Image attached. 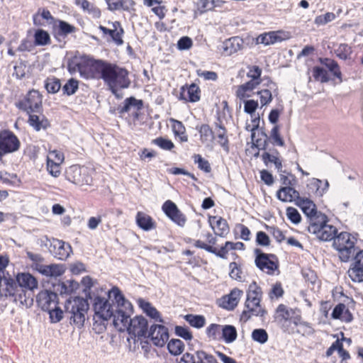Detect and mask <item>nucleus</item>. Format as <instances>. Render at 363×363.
Masks as SVG:
<instances>
[{
  "label": "nucleus",
  "mask_w": 363,
  "mask_h": 363,
  "mask_svg": "<svg viewBox=\"0 0 363 363\" xmlns=\"http://www.w3.org/2000/svg\"><path fill=\"white\" fill-rule=\"evenodd\" d=\"M132 313L122 309L117 310L113 320L114 327L120 332L127 331L129 335L138 339H145L150 328L147 320L143 315L130 318Z\"/></svg>",
  "instance_id": "1"
},
{
  "label": "nucleus",
  "mask_w": 363,
  "mask_h": 363,
  "mask_svg": "<svg viewBox=\"0 0 363 363\" xmlns=\"http://www.w3.org/2000/svg\"><path fill=\"white\" fill-rule=\"evenodd\" d=\"M262 294V289L255 281L250 284L247 291V299L245 303V308L246 309L241 314V320L247 322L252 316L263 317L266 314V311L260 306Z\"/></svg>",
  "instance_id": "2"
},
{
  "label": "nucleus",
  "mask_w": 363,
  "mask_h": 363,
  "mask_svg": "<svg viewBox=\"0 0 363 363\" xmlns=\"http://www.w3.org/2000/svg\"><path fill=\"white\" fill-rule=\"evenodd\" d=\"M89 307L86 298L76 296L66 301L65 313L68 315L71 323L72 322L78 328H81L84 324Z\"/></svg>",
  "instance_id": "3"
},
{
  "label": "nucleus",
  "mask_w": 363,
  "mask_h": 363,
  "mask_svg": "<svg viewBox=\"0 0 363 363\" xmlns=\"http://www.w3.org/2000/svg\"><path fill=\"white\" fill-rule=\"evenodd\" d=\"M128 74L126 69L110 63L104 75V81L108 86L111 92L117 96L119 89H126L130 86V80L128 78Z\"/></svg>",
  "instance_id": "4"
},
{
  "label": "nucleus",
  "mask_w": 363,
  "mask_h": 363,
  "mask_svg": "<svg viewBox=\"0 0 363 363\" xmlns=\"http://www.w3.org/2000/svg\"><path fill=\"white\" fill-rule=\"evenodd\" d=\"M356 238L347 232H341L334 239L333 246L342 262H347L356 252Z\"/></svg>",
  "instance_id": "5"
},
{
  "label": "nucleus",
  "mask_w": 363,
  "mask_h": 363,
  "mask_svg": "<svg viewBox=\"0 0 363 363\" xmlns=\"http://www.w3.org/2000/svg\"><path fill=\"white\" fill-rule=\"evenodd\" d=\"M65 177L69 182L79 186H90L92 183L90 170L84 166L81 167L77 164L70 166L65 172Z\"/></svg>",
  "instance_id": "6"
},
{
  "label": "nucleus",
  "mask_w": 363,
  "mask_h": 363,
  "mask_svg": "<svg viewBox=\"0 0 363 363\" xmlns=\"http://www.w3.org/2000/svg\"><path fill=\"white\" fill-rule=\"evenodd\" d=\"M110 65L109 62L101 60H94L86 56L83 77L85 79H102Z\"/></svg>",
  "instance_id": "7"
},
{
  "label": "nucleus",
  "mask_w": 363,
  "mask_h": 363,
  "mask_svg": "<svg viewBox=\"0 0 363 363\" xmlns=\"http://www.w3.org/2000/svg\"><path fill=\"white\" fill-rule=\"evenodd\" d=\"M42 95L37 90L33 89L26 94L23 100L16 103V106L28 114L40 113L42 110Z\"/></svg>",
  "instance_id": "8"
},
{
  "label": "nucleus",
  "mask_w": 363,
  "mask_h": 363,
  "mask_svg": "<svg viewBox=\"0 0 363 363\" xmlns=\"http://www.w3.org/2000/svg\"><path fill=\"white\" fill-rule=\"evenodd\" d=\"M45 241L41 240V246L43 245L48 246L49 244L50 252L58 259L65 260L72 252V247L67 242L55 238L49 240L48 237H45Z\"/></svg>",
  "instance_id": "9"
},
{
  "label": "nucleus",
  "mask_w": 363,
  "mask_h": 363,
  "mask_svg": "<svg viewBox=\"0 0 363 363\" xmlns=\"http://www.w3.org/2000/svg\"><path fill=\"white\" fill-rule=\"evenodd\" d=\"M255 265L257 268L269 274H273L278 269L279 264L277 257L274 254L264 253L260 249L255 250Z\"/></svg>",
  "instance_id": "10"
},
{
  "label": "nucleus",
  "mask_w": 363,
  "mask_h": 363,
  "mask_svg": "<svg viewBox=\"0 0 363 363\" xmlns=\"http://www.w3.org/2000/svg\"><path fill=\"white\" fill-rule=\"evenodd\" d=\"M93 308L96 316L101 321H107L116 315L114 306L111 304L108 298L96 296L94 298Z\"/></svg>",
  "instance_id": "11"
},
{
  "label": "nucleus",
  "mask_w": 363,
  "mask_h": 363,
  "mask_svg": "<svg viewBox=\"0 0 363 363\" xmlns=\"http://www.w3.org/2000/svg\"><path fill=\"white\" fill-rule=\"evenodd\" d=\"M152 343L157 347H163L169 338V329L162 323L150 325L146 335Z\"/></svg>",
  "instance_id": "12"
},
{
  "label": "nucleus",
  "mask_w": 363,
  "mask_h": 363,
  "mask_svg": "<svg viewBox=\"0 0 363 363\" xmlns=\"http://www.w3.org/2000/svg\"><path fill=\"white\" fill-rule=\"evenodd\" d=\"M19 147L20 141L12 131H0V160L4 155L16 152Z\"/></svg>",
  "instance_id": "13"
},
{
  "label": "nucleus",
  "mask_w": 363,
  "mask_h": 363,
  "mask_svg": "<svg viewBox=\"0 0 363 363\" xmlns=\"http://www.w3.org/2000/svg\"><path fill=\"white\" fill-rule=\"evenodd\" d=\"M179 363H218L213 355L203 350H197L194 353H184Z\"/></svg>",
  "instance_id": "14"
},
{
  "label": "nucleus",
  "mask_w": 363,
  "mask_h": 363,
  "mask_svg": "<svg viewBox=\"0 0 363 363\" xmlns=\"http://www.w3.org/2000/svg\"><path fill=\"white\" fill-rule=\"evenodd\" d=\"M162 211L174 223L183 227L186 221V216L179 211L177 205L172 201L167 200L162 205Z\"/></svg>",
  "instance_id": "15"
},
{
  "label": "nucleus",
  "mask_w": 363,
  "mask_h": 363,
  "mask_svg": "<svg viewBox=\"0 0 363 363\" xmlns=\"http://www.w3.org/2000/svg\"><path fill=\"white\" fill-rule=\"evenodd\" d=\"M107 296L108 300L113 298V301H115L116 303V306H115L116 312L118 309H122L123 311L133 312L132 303L125 298L118 286H113L111 289L107 292Z\"/></svg>",
  "instance_id": "16"
},
{
  "label": "nucleus",
  "mask_w": 363,
  "mask_h": 363,
  "mask_svg": "<svg viewBox=\"0 0 363 363\" xmlns=\"http://www.w3.org/2000/svg\"><path fill=\"white\" fill-rule=\"evenodd\" d=\"M39 307L44 311L50 310L55 305H58L57 294L50 290L41 291L36 297Z\"/></svg>",
  "instance_id": "17"
},
{
  "label": "nucleus",
  "mask_w": 363,
  "mask_h": 363,
  "mask_svg": "<svg viewBox=\"0 0 363 363\" xmlns=\"http://www.w3.org/2000/svg\"><path fill=\"white\" fill-rule=\"evenodd\" d=\"M112 28H108L103 26H99V30L103 33L104 36L109 35L111 40L117 45L123 44V35L124 30L121 26L119 21H114L111 23Z\"/></svg>",
  "instance_id": "18"
},
{
  "label": "nucleus",
  "mask_w": 363,
  "mask_h": 363,
  "mask_svg": "<svg viewBox=\"0 0 363 363\" xmlns=\"http://www.w3.org/2000/svg\"><path fill=\"white\" fill-rule=\"evenodd\" d=\"M76 30L77 28L74 26L60 19H57L52 26V33L58 40H60V38H65L69 34L75 33Z\"/></svg>",
  "instance_id": "19"
},
{
  "label": "nucleus",
  "mask_w": 363,
  "mask_h": 363,
  "mask_svg": "<svg viewBox=\"0 0 363 363\" xmlns=\"http://www.w3.org/2000/svg\"><path fill=\"white\" fill-rule=\"evenodd\" d=\"M293 186L281 187L277 192V199L282 202L294 201L296 204L302 197L300 196L299 192Z\"/></svg>",
  "instance_id": "20"
},
{
  "label": "nucleus",
  "mask_w": 363,
  "mask_h": 363,
  "mask_svg": "<svg viewBox=\"0 0 363 363\" xmlns=\"http://www.w3.org/2000/svg\"><path fill=\"white\" fill-rule=\"evenodd\" d=\"M200 89L196 84L182 86L180 91L179 99L190 102H196L200 99Z\"/></svg>",
  "instance_id": "21"
},
{
  "label": "nucleus",
  "mask_w": 363,
  "mask_h": 363,
  "mask_svg": "<svg viewBox=\"0 0 363 363\" xmlns=\"http://www.w3.org/2000/svg\"><path fill=\"white\" fill-rule=\"evenodd\" d=\"M209 223L216 235L224 237L229 232V226L225 219L222 217L210 216Z\"/></svg>",
  "instance_id": "22"
},
{
  "label": "nucleus",
  "mask_w": 363,
  "mask_h": 363,
  "mask_svg": "<svg viewBox=\"0 0 363 363\" xmlns=\"http://www.w3.org/2000/svg\"><path fill=\"white\" fill-rule=\"evenodd\" d=\"M317 230H318V232L313 233L312 234L315 235L321 241L334 240L337 235V229L332 225L327 224V223Z\"/></svg>",
  "instance_id": "23"
},
{
  "label": "nucleus",
  "mask_w": 363,
  "mask_h": 363,
  "mask_svg": "<svg viewBox=\"0 0 363 363\" xmlns=\"http://www.w3.org/2000/svg\"><path fill=\"white\" fill-rule=\"evenodd\" d=\"M87 55L80 57L74 56L67 61V69L71 74L79 72L81 77H83L84 72L85 63Z\"/></svg>",
  "instance_id": "24"
},
{
  "label": "nucleus",
  "mask_w": 363,
  "mask_h": 363,
  "mask_svg": "<svg viewBox=\"0 0 363 363\" xmlns=\"http://www.w3.org/2000/svg\"><path fill=\"white\" fill-rule=\"evenodd\" d=\"M33 269L44 276L55 277L61 276L65 272L62 266L56 264L46 265L43 263L37 265Z\"/></svg>",
  "instance_id": "25"
},
{
  "label": "nucleus",
  "mask_w": 363,
  "mask_h": 363,
  "mask_svg": "<svg viewBox=\"0 0 363 363\" xmlns=\"http://www.w3.org/2000/svg\"><path fill=\"white\" fill-rule=\"evenodd\" d=\"M33 269L44 276L55 277L61 276L65 272L62 266L56 264L46 265L43 263L37 265Z\"/></svg>",
  "instance_id": "26"
},
{
  "label": "nucleus",
  "mask_w": 363,
  "mask_h": 363,
  "mask_svg": "<svg viewBox=\"0 0 363 363\" xmlns=\"http://www.w3.org/2000/svg\"><path fill=\"white\" fill-rule=\"evenodd\" d=\"M333 319L340 320L345 323H350L353 320V315L344 303H340L335 306L332 313Z\"/></svg>",
  "instance_id": "27"
},
{
  "label": "nucleus",
  "mask_w": 363,
  "mask_h": 363,
  "mask_svg": "<svg viewBox=\"0 0 363 363\" xmlns=\"http://www.w3.org/2000/svg\"><path fill=\"white\" fill-rule=\"evenodd\" d=\"M139 306L143 312L155 322L164 323V319L162 318L160 313L150 302L140 298L138 301Z\"/></svg>",
  "instance_id": "28"
},
{
  "label": "nucleus",
  "mask_w": 363,
  "mask_h": 363,
  "mask_svg": "<svg viewBox=\"0 0 363 363\" xmlns=\"http://www.w3.org/2000/svg\"><path fill=\"white\" fill-rule=\"evenodd\" d=\"M243 40L242 38L235 36L230 38L223 43V52L227 55H231L242 48Z\"/></svg>",
  "instance_id": "29"
},
{
  "label": "nucleus",
  "mask_w": 363,
  "mask_h": 363,
  "mask_svg": "<svg viewBox=\"0 0 363 363\" xmlns=\"http://www.w3.org/2000/svg\"><path fill=\"white\" fill-rule=\"evenodd\" d=\"M308 220L309 225L307 228L310 233L318 232L317 229L325 225L328 220V217L320 211H317L308 217Z\"/></svg>",
  "instance_id": "30"
},
{
  "label": "nucleus",
  "mask_w": 363,
  "mask_h": 363,
  "mask_svg": "<svg viewBox=\"0 0 363 363\" xmlns=\"http://www.w3.org/2000/svg\"><path fill=\"white\" fill-rule=\"evenodd\" d=\"M215 131L218 144L223 147L225 152L228 153L230 150L229 140L227 135V129L221 122L215 123Z\"/></svg>",
  "instance_id": "31"
},
{
  "label": "nucleus",
  "mask_w": 363,
  "mask_h": 363,
  "mask_svg": "<svg viewBox=\"0 0 363 363\" xmlns=\"http://www.w3.org/2000/svg\"><path fill=\"white\" fill-rule=\"evenodd\" d=\"M18 291H22L21 286H19L18 281L16 279H13L11 277H6L4 279V288H3V296H13L16 295Z\"/></svg>",
  "instance_id": "32"
},
{
  "label": "nucleus",
  "mask_w": 363,
  "mask_h": 363,
  "mask_svg": "<svg viewBox=\"0 0 363 363\" xmlns=\"http://www.w3.org/2000/svg\"><path fill=\"white\" fill-rule=\"evenodd\" d=\"M135 220L138 227L145 231H149L156 228V223L151 216L143 212H138Z\"/></svg>",
  "instance_id": "33"
},
{
  "label": "nucleus",
  "mask_w": 363,
  "mask_h": 363,
  "mask_svg": "<svg viewBox=\"0 0 363 363\" xmlns=\"http://www.w3.org/2000/svg\"><path fill=\"white\" fill-rule=\"evenodd\" d=\"M108 9L111 11L123 10L130 11L135 2L133 0H105Z\"/></svg>",
  "instance_id": "34"
},
{
  "label": "nucleus",
  "mask_w": 363,
  "mask_h": 363,
  "mask_svg": "<svg viewBox=\"0 0 363 363\" xmlns=\"http://www.w3.org/2000/svg\"><path fill=\"white\" fill-rule=\"evenodd\" d=\"M17 281L21 287L30 291L38 288V281L29 273H21L17 276Z\"/></svg>",
  "instance_id": "35"
},
{
  "label": "nucleus",
  "mask_w": 363,
  "mask_h": 363,
  "mask_svg": "<svg viewBox=\"0 0 363 363\" xmlns=\"http://www.w3.org/2000/svg\"><path fill=\"white\" fill-rule=\"evenodd\" d=\"M319 62L321 65L325 66L333 73L334 77L338 79V83L342 82V73L338 63L335 60L327 57H320Z\"/></svg>",
  "instance_id": "36"
},
{
  "label": "nucleus",
  "mask_w": 363,
  "mask_h": 363,
  "mask_svg": "<svg viewBox=\"0 0 363 363\" xmlns=\"http://www.w3.org/2000/svg\"><path fill=\"white\" fill-rule=\"evenodd\" d=\"M196 130L200 134V140L202 143L205 144L208 142H213L215 138V132L208 124H202L196 126Z\"/></svg>",
  "instance_id": "37"
},
{
  "label": "nucleus",
  "mask_w": 363,
  "mask_h": 363,
  "mask_svg": "<svg viewBox=\"0 0 363 363\" xmlns=\"http://www.w3.org/2000/svg\"><path fill=\"white\" fill-rule=\"evenodd\" d=\"M296 205L301 208L303 213L307 216V218L311 216L318 211L315 204L308 198L302 197L296 203Z\"/></svg>",
  "instance_id": "38"
},
{
  "label": "nucleus",
  "mask_w": 363,
  "mask_h": 363,
  "mask_svg": "<svg viewBox=\"0 0 363 363\" xmlns=\"http://www.w3.org/2000/svg\"><path fill=\"white\" fill-rule=\"evenodd\" d=\"M245 245L241 242H233L230 241L225 242V245L217 250L216 255L223 259L227 258V254L229 250H244Z\"/></svg>",
  "instance_id": "39"
},
{
  "label": "nucleus",
  "mask_w": 363,
  "mask_h": 363,
  "mask_svg": "<svg viewBox=\"0 0 363 363\" xmlns=\"http://www.w3.org/2000/svg\"><path fill=\"white\" fill-rule=\"evenodd\" d=\"M261 83H262L261 82L251 79L249 82L240 85L238 87V89L235 93L236 96L240 99H242L245 97H249L250 96L246 95L245 93L247 91H250L254 90Z\"/></svg>",
  "instance_id": "40"
},
{
  "label": "nucleus",
  "mask_w": 363,
  "mask_h": 363,
  "mask_svg": "<svg viewBox=\"0 0 363 363\" xmlns=\"http://www.w3.org/2000/svg\"><path fill=\"white\" fill-rule=\"evenodd\" d=\"M28 115V123L35 130L39 131L41 129L45 130L50 126V123L45 116H43L42 119H40L39 116L37 115L31 113Z\"/></svg>",
  "instance_id": "41"
},
{
  "label": "nucleus",
  "mask_w": 363,
  "mask_h": 363,
  "mask_svg": "<svg viewBox=\"0 0 363 363\" xmlns=\"http://www.w3.org/2000/svg\"><path fill=\"white\" fill-rule=\"evenodd\" d=\"M143 106V101L138 100L135 97L131 96L127 98L123 103V106H119L118 111L119 113H127L130 111L131 107L136 108L137 110H140Z\"/></svg>",
  "instance_id": "42"
},
{
  "label": "nucleus",
  "mask_w": 363,
  "mask_h": 363,
  "mask_svg": "<svg viewBox=\"0 0 363 363\" xmlns=\"http://www.w3.org/2000/svg\"><path fill=\"white\" fill-rule=\"evenodd\" d=\"M33 37L35 46H45L51 43L50 34L43 29L36 30Z\"/></svg>",
  "instance_id": "43"
},
{
  "label": "nucleus",
  "mask_w": 363,
  "mask_h": 363,
  "mask_svg": "<svg viewBox=\"0 0 363 363\" xmlns=\"http://www.w3.org/2000/svg\"><path fill=\"white\" fill-rule=\"evenodd\" d=\"M278 41H281V38L277 35L274 32L261 34L256 38V44H264L265 45H269Z\"/></svg>",
  "instance_id": "44"
},
{
  "label": "nucleus",
  "mask_w": 363,
  "mask_h": 363,
  "mask_svg": "<svg viewBox=\"0 0 363 363\" xmlns=\"http://www.w3.org/2000/svg\"><path fill=\"white\" fill-rule=\"evenodd\" d=\"M238 336L237 330L235 326L231 325H225L222 328L221 339L226 343L234 342Z\"/></svg>",
  "instance_id": "45"
},
{
  "label": "nucleus",
  "mask_w": 363,
  "mask_h": 363,
  "mask_svg": "<svg viewBox=\"0 0 363 363\" xmlns=\"http://www.w3.org/2000/svg\"><path fill=\"white\" fill-rule=\"evenodd\" d=\"M39 15H40V16L43 19L48 21L50 24L52 23L54 25L57 20L52 16L50 11H48L46 9H43L42 10L40 9L38 10V12L37 13L34 14L33 16V23L35 26H43V23H41L39 19Z\"/></svg>",
  "instance_id": "46"
},
{
  "label": "nucleus",
  "mask_w": 363,
  "mask_h": 363,
  "mask_svg": "<svg viewBox=\"0 0 363 363\" xmlns=\"http://www.w3.org/2000/svg\"><path fill=\"white\" fill-rule=\"evenodd\" d=\"M167 350L174 356L181 354L184 350V343L179 339H172L167 342Z\"/></svg>",
  "instance_id": "47"
},
{
  "label": "nucleus",
  "mask_w": 363,
  "mask_h": 363,
  "mask_svg": "<svg viewBox=\"0 0 363 363\" xmlns=\"http://www.w3.org/2000/svg\"><path fill=\"white\" fill-rule=\"evenodd\" d=\"M184 318L191 326L197 329L203 328L206 324V318L202 315L187 314Z\"/></svg>",
  "instance_id": "48"
},
{
  "label": "nucleus",
  "mask_w": 363,
  "mask_h": 363,
  "mask_svg": "<svg viewBox=\"0 0 363 363\" xmlns=\"http://www.w3.org/2000/svg\"><path fill=\"white\" fill-rule=\"evenodd\" d=\"M223 325L216 323H211L206 329V333L207 337L210 340H221Z\"/></svg>",
  "instance_id": "49"
},
{
  "label": "nucleus",
  "mask_w": 363,
  "mask_h": 363,
  "mask_svg": "<svg viewBox=\"0 0 363 363\" xmlns=\"http://www.w3.org/2000/svg\"><path fill=\"white\" fill-rule=\"evenodd\" d=\"M171 122L172 123V130L174 135L179 136L181 141L186 142L188 137L185 133L186 128L182 122L173 118L171 119Z\"/></svg>",
  "instance_id": "50"
},
{
  "label": "nucleus",
  "mask_w": 363,
  "mask_h": 363,
  "mask_svg": "<svg viewBox=\"0 0 363 363\" xmlns=\"http://www.w3.org/2000/svg\"><path fill=\"white\" fill-rule=\"evenodd\" d=\"M347 274L354 282L363 281V267L352 264L347 271Z\"/></svg>",
  "instance_id": "51"
},
{
  "label": "nucleus",
  "mask_w": 363,
  "mask_h": 363,
  "mask_svg": "<svg viewBox=\"0 0 363 363\" xmlns=\"http://www.w3.org/2000/svg\"><path fill=\"white\" fill-rule=\"evenodd\" d=\"M270 140L274 145L283 147L285 145L284 139L281 137L279 133V126L275 125L271 130Z\"/></svg>",
  "instance_id": "52"
},
{
  "label": "nucleus",
  "mask_w": 363,
  "mask_h": 363,
  "mask_svg": "<svg viewBox=\"0 0 363 363\" xmlns=\"http://www.w3.org/2000/svg\"><path fill=\"white\" fill-rule=\"evenodd\" d=\"M242 291L238 289H234L228 296V304L226 308L233 309L238 303L239 298Z\"/></svg>",
  "instance_id": "53"
},
{
  "label": "nucleus",
  "mask_w": 363,
  "mask_h": 363,
  "mask_svg": "<svg viewBox=\"0 0 363 363\" xmlns=\"http://www.w3.org/2000/svg\"><path fill=\"white\" fill-rule=\"evenodd\" d=\"M313 77L315 81H320L321 83H325L330 80L327 71L318 66L313 69Z\"/></svg>",
  "instance_id": "54"
},
{
  "label": "nucleus",
  "mask_w": 363,
  "mask_h": 363,
  "mask_svg": "<svg viewBox=\"0 0 363 363\" xmlns=\"http://www.w3.org/2000/svg\"><path fill=\"white\" fill-rule=\"evenodd\" d=\"M174 333L177 336L186 341H190L193 339L192 333L188 327L176 325L174 328Z\"/></svg>",
  "instance_id": "55"
},
{
  "label": "nucleus",
  "mask_w": 363,
  "mask_h": 363,
  "mask_svg": "<svg viewBox=\"0 0 363 363\" xmlns=\"http://www.w3.org/2000/svg\"><path fill=\"white\" fill-rule=\"evenodd\" d=\"M45 87L48 93L55 94L60 89V81L57 78H48L45 83Z\"/></svg>",
  "instance_id": "56"
},
{
  "label": "nucleus",
  "mask_w": 363,
  "mask_h": 363,
  "mask_svg": "<svg viewBox=\"0 0 363 363\" xmlns=\"http://www.w3.org/2000/svg\"><path fill=\"white\" fill-rule=\"evenodd\" d=\"M252 339L260 344H264L268 340V334L264 329H255L252 333Z\"/></svg>",
  "instance_id": "57"
},
{
  "label": "nucleus",
  "mask_w": 363,
  "mask_h": 363,
  "mask_svg": "<svg viewBox=\"0 0 363 363\" xmlns=\"http://www.w3.org/2000/svg\"><path fill=\"white\" fill-rule=\"evenodd\" d=\"M79 88V82L77 79L71 78L63 86V93L70 96L74 94Z\"/></svg>",
  "instance_id": "58"
},
{
  "label": "nucleus",
  "mask_w": 363,
  "mask_h": 363,
  "mask_svg": "<svg viewBox=\"0 0 363 363\" xmlns=\"http://www.w3.org/2000/svg\"><path fill=\"white\" fill-rule=\"evenodd\" d=\"M47 169L54 177H58L61 172L60 163L55 162L50 157L47 158Z\"/></svg>",
  "instance_id": "59"
},
{
  "label": "nucleus",
  "mask_w": 363,
  "mask_h": 363,
  "mask_svg": "<svg viewBox=\"0 0 363 363\" xmlns=\"http://www.w3.org/2000/svg\"><path fill=\"white\" fill-rule=\"evenodd\" d=\"M46 311L48 312L52 323H58L63 318V311L57 305H55L52 307L50 310H47Z\"/></svg>",
  "instance_id": "60"
},
{
  "label": "nucleus",
  "mask_w": 363,
  "mask_h": 363,
  "mask_svg": "<svg viewBox=\"0 0 363 363\" xmlns=\"http://www.w3.org/2000/svg\"><path fill=\"white\" fill-rule=\"evenodd\" d=\"M152 143L164 150H171L174 147V143L170 140L162 137L154 139Z\"/></svg>",
  "instance_id": "61"
},
{
  "label": "nucleus",
  "mask_w": 363,
  "mask_h": 363,
  "mask_svg": "<svg viewBox=\"0 0 363 363\" xmlns=\"http://www.w3.org/2000/svg\"><path fill=\"white\" fill-rule=\"evenodd\" d=\"M194 158L195 163L198 164V167L201 170H203L206 173H209L211 171L209 162L203 158L200 155H195Z\"/></svg>",
  "instance_id": "62"
},
{
  "label": "nucleus",
  "mask_w": 363,
  "mask_h": 363,
  "mask_svg": "<svg viewBox=\"0 0 363 363\" xmlns=\"http://www.w3.org/2000/svg\"><path fill=\"white\" fill-rule=\"evenodd\" d=\"M286 216L288 219L294 224H298L301 220V214L294 207H288L286 208Z\"/></svg>",
  "instance_id": "63"
},
{
  "label": "nucleus",
  "mask_w": 363,
  "mask_h": 363,
  "mask_svg": "<svg viewBox=\"0 0 363 363\" xmlns=\"http://www.w3.org/2000/svg\"><path fill=\"white\" fill-rule=\"evenodd\" d=\"M352 53L351 48L347 44H340L337 50V56L341 60H347Z\"/></svg>",
  "instance_id": "64"
}]
</instances>
